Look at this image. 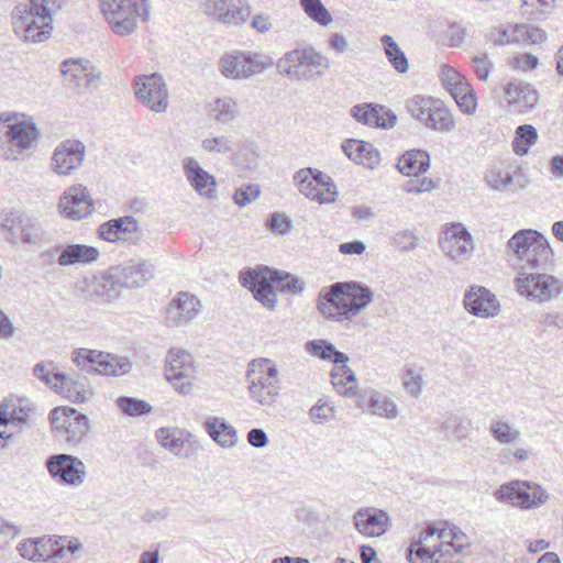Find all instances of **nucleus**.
<instances>
[{
    "label": "nucleus",
    "instance_id": "nucleus-1",
    "mask_svg": "<svg viewBox=\"0 0 563 563\" xmlns=\"http://www.w3.org/2000/svg\"><path fill=\"white\" fill-rule=\"evenodd\" d=\"M373 300L368 286L357 282H338L320 291L318 310L329 320L351 321Z\"/></svg>",
    "mask_w": 563,
    "mask_h": 563
},
{
    "label": "nucleus",
    "instance_id": "nucleus-2",
    "mask_svg": "<svg viewBox=\"0 0 563 563\" xmlns=\"http://www.w3.org/2000/svg\"><path fill=\"white\" fill-rule=\"evenodd\" d=\"M240 282L252 291L258 302L269 310H274L277 303L273 283L276 284L278 290L292 295L300 294L305 289V283L298 277L268 267L242 272Z\"/></svg>",
    "mask_w": 563,
    "mask_h": 563
},
{
    "label": "nucleus",
    "instance_id": "nucleus-3",
    "mask_svg": "<svg viewBox=\"0 0 563 563\" xmlns=\"http://www.w3.org/2000/svg\"><path fill=\"white\" fill-rule=\"evenodd\" d=\"M508 249L521 262V269H547L553 252L547 238L532 229L516 232L508 241Z\"/></svg>",
    "mask_w": 563,
    "mask_h": 563
},
{
    "label": "nucleus",
    "instance_id": "nucleus-4",
    "mask_svg": "<svg viewBox=\"0 0 563 563\" xmlns=\"http://www.w3.org/2000/svg\"><path fill=\"white\" fill-rule=\"evenodd\" d=\"M250 398L262 407H272L279 395L278 369L269 358L253 360L246 371Z\"/></svg>",
    "mask_w": 563,
    "mask_h": 563
},
{
    "label": "nucleus",
    "instance_id": "nucleus-5",
    "mask_svg": "<svg viewBox=\"0 0 563 563\" xmlns=\"http://www.w3.org/2000/svg\"><path fill=\"white\" fill-rule=\"evenodd\" d=\"M277 68L291 79L308 81L321 77L330 68V60L312 48L294 49L278 60Z\"/></svg>",
    "mask_w": 563,
    "mask_h": 563
},
{
    "label": "nucleus",
    "instance_id": "nucleus-6",
    "mask_svg": "<svg viewBox=\"0 0 563 563\" xmlns=\"http://www.w3.org/2000/svg\"><path fill=\"white\" fill-rule=\"evenodd\" d=\"M407 112L427 129L449 133L454 130L455 121L450 109L432 97L413 96L406 102Z\"/></svg>",
    "mask_w": 563,
    "mask_h": 563
},
{
    "label": "nucleus",
    "instance_id": "nucleus-7",
    "mask_svg": "<svg viewBox=\"0 0 563 563\" xmlns=\"http://www.w3.org/2000/svg\"><path fill=\"white\" fill-rule=\"evenodd\" d=\"M24 113L5 111L0 113V145L8 143L5 158L10 159L14 150L22 153L30 148L35 140V121L25 120Z\"/></svg>",
    "mask_w": 563,
    "mask_h": 563
},
{
    "label": "nucleus",
    "instance_id": "nucleus-8",
    "mask_svg": "<svg viewBox=\"0 0 563 563\" xmlns=\"http://www.w3.org/2000/svg\"><path fill=\"white\" fill-rule=\"evenodd\" d=\"M55 437L70 445L80 443L90 431L89 419L71 407H56L49 413Z\"/></svg>",
    "mask_w": 563,
    "mask_h": 563
},
{
    "label": "nucleus",
    "instance_id": "nucleus-9",
    "mask_svg": "<svg viewBox=\"0 0 563 563\" xmlns=\"http://www.w3.org/2000/svg\"><path fill=\"white\" fill-rule=\"evenodd\" d=\"M294 181L300 194L320 205L334 202L339 195L332 178L316 168L299 169Z\"/></svg>",
    "mask_w": 563,
    "mask_h": 563
},
{
    "label": "nucleus",
    "instance_id": "nucleus-10",
    "mask_svg": "<svg viewBox=\"0 0 563 563\" xmlns=\"http://www.w3.org/2000/svg\"><path fill=\"white\" fill-rule=\"evenodd\" d=\"M498 501L530 509L543 505L549 496L538 484L527 481H511L503 484L495 493Z\"/></svg>",
    "mask_w": 563,
    "mask_h": 563
},
{
    "label": "nucleus",
    "instance_id": "nucleus-11",
    "mask_svg": "<svg viewBox=\"0 0 563 563\" xmlns=\"http://www.w3.org/2000/svg\"><path fill=\"white\" fill-rule=\"evenodd\" d=\"M517 289L521 296L543 302L561 292L562 282L545 269H526L517 278Z\"/></svg>",
    "mask_w": 563,
    "mask_h": 563
},
{
    "label": "nucleus",
    "instance_id": "nucleus-12",
    "mask_svg": "<svg viewBox=\"0 0 563 563\" xmlns=\"http://www.w3.org/2000/svg\"><path fill=\"white\" fill-rule=\"evenodd\" d=\"M37 376L73 402H87L93 395V389L84 375L67 376L60 372L51 375L43 365L37 364Z\"/></svg>",
    "mask_w": 563,
    "mask_h": 563
},
{
    "label": "nucleus",
    "instance_id": "nucleus-13",
    "mask_svg": "<svg viewBox=\"0 0 563 563\" xmlns=\"http://www.w3.org/2000/svg\"><path fill=\"white\" fill-rule=\"evenodd\" d=\"M195 375L192 356L183 349H170L166 356L165 377L174 389L181 395H189Z\"/></svg>",
    "mask_w": 563,
    "mask_h": 563
},
{
    "label": "nucleus",
    "instance_id": "nucleus-14",
    "mask_svg": "<svg viewBox=\"0 0 563 563\" xmlns=\"http://www.w3.org/2000/svg\"><path fill=\"white\" fill-rule=\"evenodd\" d=\"M134 93L146 109L155 113L165 112L168 108L169 92L167 85L157 73L135 77Z\"/></svg>",
    "mask_w": 563,
    "mask_h": 563
},
{
    "label": "nucleus",
    "instance_id": "nucleus-15",
    "mask_svg": "<svg viewBox=\"0 0 563 563\" xmlns=\"http://www.w3.org/2000/svg\"><path fill=\"white\" fill-rule=\"evenodd\" d=\"M101 12L111 30L120 36L132 34L141 15L132 0H99Z\"/></svg>",
    "mask_w": 563,
    "mask_h": 563
},
{
    "label": "nucleus",
    "instance_id": "nucleus-16",
    "mask_svg": "<svg viewBox=\"0 0 563 563\" xmlns=\"http://www.w3.org/2000/svg\"><path fill=\"white\" fill-rule=\"evenodd\" d=\"M200 10L214 22L228 26H239L251 15L247 0H200Z\"/></svg>",
    "mask_w": 563,
    "mask_h": 563
},
{
    "label": "nucleus",
    "instance_id": "nucleus-17",
    "mask_svg": "<svg viewBox=\"0 0 563 563\" xmlns=\"http://www.w3.org/2000/svg\"><path fill=\"white\" fill-rule=\"evenodd\" d=\"M441 250L455 263H463L474 252L471 233L462 223H451L444 228L439 241Z\"/></svg>",
    "mask_w": 563,
    "mask_h": 563
},
{
    "label": "nucleus",
    "instance_id": "nucleus-18",
    "mask_svg": "<svg viewBox=\"0 0 563 563\" xmlns=\"http://www.w3.org/2000/svg\"><path fill=\"white\" fill-rule=\"evenodd\" d=\"M46 467L53 478L70 486L84 483L87 468L85 463L70 454H54L46 461Z\"/></svg>",
    "mask_w": 563,
    "mask_h": 563
},
{
    "label": "nucleus",
    "instance_id": "nucleus-19",
    "mask_svg": "<svg viewBox=\"0 0 563 563\" xmlns=\"http://www.w3.org/2000/svg\"><path fill=\"white\" fill-rule=\"evenodd\" d=\"M463 307L470 314L485 319L494 318L500 311V303L496 295L478 285H472L466 289Z\"/></svg>",
    "mask_w": 563,
    "mask_h": 563
},
{
    "label": "nucleus",
    "instance_id": "nucleus-20",
    "mask_svg": "<svg viewBox=\"0 0 563 563\" xmlns=\"http://www.w3.org/2000/svg\"><path fill=\"white\" fill-rule=\"evenodd\" d=\"M58 208L64 218L81 220L93 212L95 202L85 186L76 185L64 192L59 199Z\"/></svg>",
    "mask_w": 563,
    "mask_h": 563
},
{
    "label": "nucleus",
    "instance_id": "nucleus-21",
    "mask_svg": "<svg viewBox=\"0 0 563 563\" xmlns=\"http://www.w3.org/2000/svg\"><path fill=\"white\" fill-rule=\"evenodd\" d=\"M86 146L78 140L60 142L52 156V169L58 175H69L78 169L85 159Z\"/></svg>",
    "mask_w": 563,
    "mask_h": 563
},
{
    "label": "nucleus",
    "instance_id": "nucleus-22",
    "mask_svg": "<svg viewBox=\"0 0 563 563\" xmlns=\"http://www.w3.org/2000/svg\"><path fill=\"white\" fill-rule=\"evenodd\" d=\"M505 98L511 113L525 114L536 108L539 93L532 85L514 79L505 87Z\"/></svg>",
    "mask_w": 563,
    "mask_h": 563
},
{
    "label": "nucleus",
    "instance_id": "nucleus-23",
    "mask_svg": "<svg viewBox=\"0 0 563 563\" xmlns=\"http://www.w3.org/2000/svg\"><path fill=\"white\" fill-rule=\"evenodd\" d=\"M221 73L232 79H244L261 74L265 65L257 60L256 55L236 53L220 59Z\"/></svg>",
    "mask_w": 563,
    "mask_h": 563
},
{
    "label": "nucleus",
    "instance_id": "nucleus-24",
    "mask_svg": "<svg viewBox=\"0 0 563 563\" xmlns=\"http://www.w3.org/2000/svg\"><path fill=\"white\" fill-rule=\"evenodd\" d=\"M0 225L7 240L12 244H31L34 236L32 219L24 218L16 211H3L0 213Z\"/></svg>",
    "mask_w": 563,
    "mask_h": 563
},
{
    "label": "nucleus",
    "instance_id": "nucleus-25",
    "mask_svg": "<svg viewBox=\"0 0 563 563\" xmlns=\"http://www.w3.org/2000/svg\"><path fill=\"white\" fill-rule=\"evenodd\" d=\"M184 172L188 183L199 196L208 200L217 198L218 191L214 176L205 170L195 158L187 157L184 159Z\"/></svg>",
    "mask_w": 563,
    "mask_h": 563
},
{
    "label": "nucleus",
    "instance_id": "nucleus-26",
    "mask_svg": "<svg viewBox=\"0 0 563 563\" xmlns=\"http://www.w3.org/2000/svg\"><path fill=\"white\" fill-rule=\"evenodd\" d=\"M353 520L355 529L366 537H380L390 525L388 514L376 508L357 510L353 516Z\"/></svg>",
    "mask_w": 563,
    "mask_h": 563
},
{
    "label": "nucleus",
    "instance_id": "nucleus-27",
    "mask_svg": "<svg viewBox=\"0 0 563 563\" xmlns=\"http://www.w3.org/2000/svg\"><path fill=\"white\" fill-rule=\"evenodd\" d=\"M114 277L124 288H139L154 277V265L147 261L130 262L114 267Z\"/></svg>",
    "mask_w": 563,
    "mask_h": 563
},
{
    "label": "nucleus",
    "instance_id": "nucleus-28",
    "mask_svg": "<svg viewBox=\"0 0 563 563\" xmlns=\"http://www.w3.org/2000/svg\"><path fill=\"white\" fill-rule=\"evenodd\" d=\"M200 301L189 292H179L166 309V319L173 324H184L200 312Z\"/></svg>",
    "mask_w": 563,
    "mask_h": 563
},
{
    "label": "nucleus",
    "instance_id": "nucleus-29",
    "mask_svg": "<svg viewBox=\"0 0 563 563\" xmlns=\"http://www.w3.org/2000/svg\"><path fill=\"white\" fill-rule=\"evenodd\" d=\"M433 532H420L418 539L413 540L408 549L410 563H435L437 559L445 558L444 544H429Z\"/></svg>",
    "mask_w": 563,
    "mask_h": 563
},
{
    "label": "nucleus",
    "instance_id": "nucleus-30",
    "mask_svg": "<svg viewBox=\"0 0 563 563\" xmlns=\"http://www.w3.org/2000/svg\"><path fill=\"white\" fill-rule=\"evenodd\" d=\"M33 411L27 398L11 396L0 404V426H21L25 423Z\"/></svg>",
    "mask_w": 563,
    "mask_h": 563
},
{
    "label": "nucleus",
    "instance_id": "nucleus-31",
    "mask_svg": "<svg viewBox=\"0 0 563 563\" xmlns=\"http://www.w3.org/2000/svg\"><path fill=\"white\" fill-rule=\"evenodd\" d=\"M14 33L25 42H35V0L19 3L12 12Z\"/></svg>",
    "mask_w": 563,
    "mask_h": 563
},
{
    "label": "nucleus",
    "instance_id": "nucleus-32",
    "mask_svg": "<svg viewBox=\"0 0 563 563\" xmlns=\"http://www.w3.org/2000/svg\"><path fill=\"white\" fill-rule=\"evenodd\" d=\"M342 150L344 154L356 164L364 165L371 169L379 165V152L368 142L349 139L343 142Z\"/></svg>",
    "mask_w": 563,
    "mask_h": 563
},
{
    "label": "nucleus",
    "instance_id": "nucleus-33",
    "mask_svg": "<svg viewBox=\"0 0 563 563\" xmlns=\"http://www.w3.org/2000/svg\"><path fill=\"white\" fill-rule=\"evenodd\" d=\"M362 401L373 415L386 419H395L399 413L396 402L390 397L375 389L366 390L362 395Z\"/></svg>",
    "mask_w": 563,
    "mask_h": 563
},
{
    "label": "nucleus",
    "instance_id": "nucleus-34",
    "mask_svg": "<svg viewBox=\"0 0 563 563\" xmlns=\"http://www.w3.org/2000/svg\"><path fill=\"white\" fill-rule=\"evenodd\" d=\"M99 257V251L90 245L70 244L63 249L57 257L60 266L89 264Z\"/></svg>",
    "mask_w": 563,
    "mask_h": 563
},
{
    "label": "nucleus",
    "instance_id": "nucleus-35",
    "mask_svg": "<svg viewBox=\"0 0 563 563\" xmlns=\"http://www.w3.org/2000/svg\"><path fill=\"white\" fill-rule=\"evenodd\" d=\"M430 168V155L422 150H411L402 154L397 163L399 173L406 176H418Z\"/></svg>",
    "mask_w": 563,
    "mask_h": 563
},
{
    "label": "nucleus",
    "instance_id": "nucleus-36",
    "mask_svg": "<svg viewBox=\"0 0 563 563\" xmlns=\"http://www.w3.org/2000/svg\"><path fill=\"white\" fill-rule=\"evenodd\" d=\"M114 275V267H111L106 275L95 278L91 285V295L108 303L117 300L121 296L123 287Z\"/></svg>",
    "mask_w": 563,
    "mask_h": 563
},
{
    "label": "nucleus",
    "instance_id": "nucleus-37",
    "mask_svg": "<svg viewBox=\"0 0 563 563\" xmlns=\"http://www.w3.org/2000/svg\"><path fill=\"white\" fill-rule=\"evenodd\" d=\"M240 113V106L232 97H220L209 103V115L222 124L233 122Z\"/></svg>",
    "mask_w": 563,
    "mask_h": 563
},
{
    "label": "nucleus",
    "instance_id": "nucleus-38",
    "mask_svg": "<svg viewBox=\"0 0 563 563\" xmlns=\"http://www.w3.org/2000/svg\"><path fill=\"white\" fill-rule=\"evenodd\" d=\"M332 385L342 396L353 397L356 394L357 380L354 372L346 365L340 363L331 371Z\"/></svg>",
    "mask_w": 563,
    "mask_h": 563
},
{
    "label": "nucleus",
    "instance_id": "nucleus-39",
    "mask_svg": "<svg viewBox=\"0 0 563 563\" xmlns=\"http://www.w3.org/2000/svg\"><path fill=\"white\" fill-rule=\"evenodd\" d=\"M206 428L212 440L222 448H232L238 442L236 430L223 419H209L206 421Z\"/></svg>",
    "mask_w": 563,
    "mask_h": 563
},
{
    "label": "nucleus",
    "instance_id": "nucleus-40",
    "mask_svg": "<svg viewBox=\"0 0 563 563\" xmlns=\"http://www.w3.org/2000/svg\"><path fill=\"white\" fill-rule=\"evenodd\" d=\"M190 433L185 430L161 428L156 431L158 442L175 455H184V449L188 443Z\"/></svg>",
    "mask_w": 563,
    "mask_h": 563
},
{
    "label": "nucleus",
    "instance_id": "nucleus-41",
    "mask_svg": "<svg viewBox=\"0 0 563 563\" xmlns=\"http://www.w3.org/2000/svg\"><path fill=\"white\" fill-rule=\"evenodd\" d=\"M119 238V244L137 245L141 239L140 225L137 220L132 216H124L111 219Z\"/></svg>",
    "mask_w": 563,
    "mask_h": 563
},
{
    "label": "nucleus",
    "instance_id": "nucleus-42",
    "mask_svg": "<svg viewBox=\"0 0 563 563\" xmlns=\"http://www.w3.org/2000/svg\"><path fill=\"white\" fill-rule=\"evenodd\" d=\"M307 351L320 360L329 361L338 365L340 363H347L349 356L340 352L335 346L327 340H312L306 345Z\"/></svg>",
    "mask_w": 563,
    "mask_h": 563
},
{
    "label": "nucleus",
    "instance_id": "nucleus-43",
    "mask_svg": "<svg viewBox=\"0 0 563 563\" xmlns=\"http://www.w3.org/2000/svg\"><path fill=\"white\" fill-rule=\"evenodd\" d=\"M131 369L132 363L128 357L112 353H106L104 357L99 362V366L95 367L96 373L108 376H122Z\"/></svg>",
    "mask_w": 563,
    "mask_h": 563
},
{
    "label": "nucleus",
    "instance_id": "nucleus-44",
    "mask_svg": "<svg viewBox=\"0 0 563 563\" xmlns=\"http://www.w3.org/2000/svg\"><path fill=\"white\" fill-rule=\"evenodd\" d=\"M489 432L493 439L501 445L514 444L521 438V432L508 420L496 419L490 423Z\"/></svg>",
    "mask_w": 563,
    "mask_h": 563
},
{
    "label": "nucleus",
    "instance_id": "nucleus-45",
    "mask_svg": "<svg viewBox=\"0 0 563 563\" xmlns=\"http://www.w3.org/2000/svg\"><path fill=\"white\" fill-rule=\"evenodd\" d=\"M380 43L384 46L385 55L393 67L400 74L406 73L409 68L408 59L394 38L390 35H383L380 37Z\"/></svg>",
    "mask_w": 563,
    "mask_h": 563
},
{
    "label": "nucleus",
    "instance_id": "nucleus-46",
    "mask_svg": "<svg viewBox=\"0 0 563 563\" xmlns=\"http://www.w3.org/2000/svg\"><path fill=\"white\" fill-rule=\"evenodd\" d=\"M89 60L82 58L66 59L60 65V71L68 85L78 88L89 65Z\"/></svg>",
    "mask_w": 563,
    "mask_h": 563
},
{
    "label": "nucleus",
    "instance_id": "nucleus-47",
    "mask_svg": "<svg viewBox=\"0 0 563 563\" xmlns=\"http://www.w3.org/2000/svg\"><path fill=\"white\" fill-rule=\"evenodd\" d=\"M54 0H41L37 3V19L42 20V25L37 24V42L46 41L51 37L53 32V15L56 14L62 8H58L51 12L49 8Z\"/></svg>",
    "mask_w": 563,
    "mask_h": 563
},
{
    "label": "nucleus",
    "instance_id": "nucleus-48",
    "mask_svg": "<svg viewBox=\"0 0 563 563\" xmlns=\"http://www.w3.org/2000/svg\"><path fill=\"white\" fill-rule=\"evenodd\" d=\"M538 132L531 124L519 125L515 132L512 150L517 155H526L529 148L537 142Z\"/></svg>",
    "mask_w": 563,
    "mask_h": 563
},
{
    "label": "nucleus",
    "instance_id": "nucleus-49",
    "mask_svg": "<svg viewBox=\"0 0 563 563\" xmlns=\"http://www.w3.org/2000/svg\"><path fill=\"white\" fill-rule=\"evenodd\" d=\"M438 539L445 540L444 554L450 555L452 550L457 553L470 544L467 536L462 532L457 527H453L449 530L440 529Z\"/></svg>",
    "mask_w": 563,
    "mask_h": 563
},
{
    "label": "nucleus",
    "instance_id": "nucleus-50",
    "mask_svg": "<svg viewBox=\"0 0 563 563\" xmlns=\"http://www.w3.org/2000/svg\"><path fill=\"white\" fill-rule=\"evenodd\" d=\"M517 29L520 24L495 27L487 34V40L496 46L522 43V34L517 33Z\"/></svg>",
    "mask_w": 563,
    "mask_h": 563
},
{
    "label": "nucleus",
    "instance_id": "nucleus-51",
    "mask_svg": "<svg viewBox=\"0 0 563 563\" xmlns=\"http://www.w3.org/2000/svg\"><path fill=\"white\" fill-rule=\"evenodd\" d=\"M300 5L305 13L321 26L329 25L333 20L321 0H300Z\"/></svg>",
    "mask_w": 563,
    "mask_h": 563
},
{
    "label": "nucleus",
    "instance_id": "nucleus-52",
    "mask_svg": "<svg viewBox=\"0 0 563 563\" xmlns=\"http://www.w3.org/2000/svg\"><path fill=\"white\" fill-rule=\"evenodd\" d=\"M118 408L126 416L141 417L152 411V406L142 399L122 396L117 399Z\"/></svg>",
    "mask_w": 563,
    "mask_h": 563
},
{
    "label": "nucleus",
    "instance_id": "nucleus-53",
    "mask_svg": "<svg viewBox=\"0 0 563 563\" xmlns=\"http://www.w3.org/2000/svg\"><path fill=\"white\" fill-rule=\"evenodd\" d=\"M106 353L97 350L78 349L73 352V361L84 371L91 373Z\"/></svg>",
    "mask_w": 563,
    "mask_h": 563
},
{
    "label": "nucleus",
    "instance_id": "nucleus-54",
    "mask_svg": "<svg viewBox=\"0 0 563 563\" xmlns=\"http://www.w3.org/2000/svg\"><path fill=\"white\" fill-rule=\"evenodd\" d=\"M64 551V544H59L57 539L46 536L37 538V561H53L56 558H60Z\"/></svg>",
    "mask_w": 563,
    "mask_h": 563
},
{
    "label": "nucleus",
    "instance_id": "nucleus-55",
    "mask_svg": "<svg viewBox=\"0 0 563 563\" xmlns=\"http://www.w3.org/2000/svg\"><path fill=\"white\" fill-rule=\"evenodd\" d=\"M379 110H382V106L376 103L356 104L352 107L351 115L360 123L374 126V123L378 122Z\"/></svg>",
    "mask_w": 563,
    "mask_h": 563
},
{
    "label": "nucleus",
    "instance_id": "nucleus-56",
    "mask_svg": "<svg viewBox=\"0 0 563 563\" xmlns=\"http://www.w3.org/2000/svg\"><path fill=\"white\" fill-rule=\"evenodd\" d=\"M201 147L208 153L227 154L233 151V142L229 136L220 135L202 140Z\"/></svg>",
    "mask_w": 563,
    "mask_h": 563
},
{
    "label": "nucleus",
    "instance_id": "nucleus-57",
    "mask_svg": "<svg viewBox=\"0 0 563 563\" xmlns=\"http://www.w3.org/2000/svg\"><path fill=\"white\" fill-rule=\"evenodd\" d=\"M309 417L314 423L328 422L334 417V407L324 399H319L309 410Z\"/></svg>",
    "mask_w": 563,
    "mask_h": 563
},
{
    "label": "nucleus",
    "instance_id": "nucleus-58",
    "mask_svg": "<svg viewBox=\"0 0 563 563\" xmlns=\"http://www.w3.org/2000/svg\"><path fill=\"white\" fill-rule=\"evenodd\" d=\"M261 195V187L257 184H250L238 188L233 195V200L239 207H246L255 201Z\"/></svg>",
    "mask_w": 563,
    "mask_h": 563
},
{
    "label": "nucleus",
    "instance_id": "nucleus-59",
    "mask_svg": "<svg viewBox=\"0 0 563 563\" xmlns=\"http://www.w3.org/2000/svg\"><path fill=\"white\" fill-rule=\"evenodd\" d=\"M402 384L406 390L412 396L417 397L421 394L423 386V377L421 373L412 368H407L402 376Z\"/></svg>",
    "mask_w": 563,
    "mask_h": 563
},
{
    "label": "nucleus",
    "instance_id": "nucleus-60",
    "mask_svg": "<svg viewBox=\"0 0 563 563\" xmlns=\"http://www.w3.org/2000/svg\"><path fill=\"white\" fill-rule=\"evenodd\" d=\"M528 185V179L521 169L515 170L512 174L505 173L503 181V191L511 190L517 192Z\"/></svg>",
    "mask_w": 563,
    "mask_h": 563
},
{
    "label": "nucleus",
    "instance_id": "nucleus-61",
    "mask_svg": "<svg viewBox=\"0 0 563 563\" xmlns=\"http://www.w3.org/2000/svg\"><path fill=\"white\" fill-rule=\"evenodd\" d=\"M516 32L522 34V43L539 44L547 40V33L537 26L520 24V29H517Z\"/></svg>",
    "mask_w": 563,
    "mask_h": 563
},
{
    "label": "nucleus",
    "instance_id": "nucleus-62",
    "mask_svg": "<svg viewBox=\"0 0 563 563\" xmlns=\"http://www.w3.org/2000/svg\"><path fill=\"white\" fill-rule=\"evenodd\" d=\"M267 227L272 232L285 235L291 230L292 225L288 217L274 212L267 221Z\"/></svg>",
    "mask_w": 563,
    "mask_h": 563
},
{
    "label": "nucleus",
    "instance_id": "nucleus-63",
    "mask_svg": "<svg viewBox=\"0 0 563 563\" xmlns=\"http://www.w3.org/2000/svg\"><path fill=\"white\" fill-rule=\"evenodd\" d=\"M393 243L401 251L415 250L418 245V238L409 230L397 232L393 236Z\"/></svg>",
    "mask_w": 563,
    "mask_h": 563
},
{
    "label": "nucleus",
    "instance_id": "nucleus-64",
    "mask_svg": "<svg viewBox=\"0 0 563 563\" xmlns=\"http://www.w3.org/2000/svg\"><path fill=\"white\" fill-rule=\"evenodd\" d=\"M435 187L434 181L429 177H422L421 179H410L405 186L404 190L407 194H422L431 191Z\"/></svg>",
    "mask_w": 563,
    "mask_h": 563
}]
</instances>
